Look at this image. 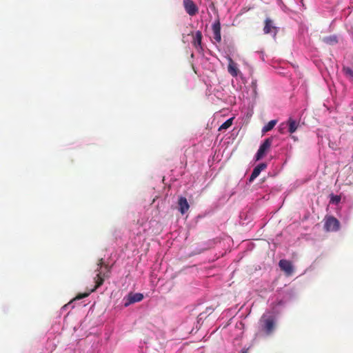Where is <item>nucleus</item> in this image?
<instances>
[{"instance_id": "10", "label": "nucleus", "mask_w": 353, "mask_h": 353, "mask_svg": "<svg viewBox=\"0 0 353 353\" xmlns=\"http://www.w3.org/2000/svg\"><path fill=\"white\" fill-rule=\"evenodd\" d=\"M143 299V295L141 293L129 294L127 299V302L125 303V306L127 307L130 304L139 302Z\"/></svg>"}, {"instance_id": "8", "label": "nucleus", "mask_w": 353, "mask_h": 353, "mask_svg": "<svg viewBox=\"0 0 353 353\" xmlns=\"http://www.w3.org/2000/svg\"><path fill=\"white\" fill-rule=\"evenodd\" d=\"M212 28L214 34V40L218 43L221 42V23L219 19L216 20L214 23L212 24Z\"/></svg>"}, {"instance_id": "17", "label": "nucleus", "mask_w": 353, "mask_h": 353, "mask_svg": "<svg viewBox=\"0 0 353 353\" xmlns=\"http://www.w3.org/2000/svg\"><path fill=\"white\" fill-rule=\"evenodd\" d=\"M343 72L349 79L353 80V70L352 68L347 66H343Z\"/></svg>"}, {"instance_id": "4", "label": "nucleus", "mask_w": 353, "mask_h": 353, "mask_svg": "<svg viewBox=\"0 0 353 353\" xmlns=\"http://www.w3.org/2000/svg\"><path fill=\"white\" fill-rule=\"evenodd\" d=\"M183 4L185 10L190 16H194L199 12V8L192 0H183Z\"/></svg>"}, {"instance_id": "13", "label": "nucleus", "mask_w": 353, "mask_h": 353, "mask_svg": "<svg viewBox=\"0 0 353 353\" xmlns=\"http://www.w3.org/2000/svg\"><path fill=\"white\" fill-rule=\"evenodd\" d=\"M179 210L184 214L189 210L190 205L185 197L180 196L178 201Z\"/></svg>"}, {"instance_id": "18", "label": "nucleus", "mask_w": 353, "mask_h": 353, "mask_svg": "<svg viewBox=\"0 0 353 353\" xmlns=\"http://www.w3.org/2000/svg\"><path fill=\"white\" fill-rule=\"evenodd\" d=\"M233 118L226 120L219 128V131L229 128L232 124Z\"/></svg>"}, {"instance_id": "7", "label": "nucleus", "mask_w": 353, "mask_h": 353, "mask_svg": "<svg viewBox=\"0 0 353 353\" xmlns=\"http://www.w3.org/2000/svg\"><path fill=\"white\" fill-rule=\"evenodd\" d=\"M263 32L265 34L273 33L274 36H275L277 33V28L275 26H274L273 21L270 18H267L265 20Z\"/></svg>"}, {"instance_id": "21", "label": "nucleus", "mask_w": 353, "mask_h": 353, "mask_svg": "<svg viewBox=\"0 0 353 353\" xmlns=\"http://www.w3.org/2000/svg\"><path fill=\"white\" fill-rule=\"evenodd\" d=\"M242 353H248L247 350H243Z\"/></svg>"}, {"instance_id": "5", "label": "nucleus", "mask_w": 353, "mask_h": 353, "mask_svg": "<svg viewBox=\"0 0 353 353\" xmlns=\"http://www.w3.org/2000/svg\"><path fill=\"white\" fill-rule=\"evenodd\" d=\"M262 323V330L267 334H270L274 328V321L272 318L263 319L261 320Z\"/></svg>"}, {"instance_id": "19", "label": "nucleus", "mask_w": 353, "mask_h": 353, "mask_svg": "<svg viewBox=\"0 0 353 353\" xmlns=\"http://www.w3.org/2000/svg\"><path fill=\"white\" fill-rule=\"evenodd\" d=\"M91 292H91V290H90L88 292H84V293L79 294L78 295L76 296L74 299L80 300L81 299L85 298V297L88 296Z\"/></svg>"}, {"instance_id": "9", "label": "nucleus", "mask_w": 353, "mask_h": 353, "mask_svg": "<svg viewBox=\"0 0 353 353\" xmlns=\"http://www.w3.org/2000/svg\"><path fill=\"white\" fill-rule=\"evenodd\" d=\"M228 71L233 77H236L239 73V70L237 68L236 63L232 60L230 57H228Z\"/></svg>"}, {"instance_id": "16", "label": "nucleus", "mask_w": 353, "mask_h": 353, "mask_svg": "<svg viewBox=\"0 0 353 353\" xmlns=\"http://www.w3.org/2000/svg\"><path fill=\"white\" fill-rule=\"evenodd\" d=\"M276 123V120H271L270 121H269L265 126H263L262 129L263 133H265L270 131L272 129H273Z\"/></svg>"}, {"instance_id": "3", "label": "nucleus", "mask_w": 353, "mask_h": 353, "mask_svg": "<svg viewBox=\"0 0 353 353\" xmlns=\"http://www.w3.org/2000/svg\"><path fill=\"white\" fill-rule=\"evenodd\" d=\"M272 141H273L272 137H270V138L265 139V141L260 145V147L256 154V156H255L256 161L261 160L266 154V153L269 151V150L271 148Z\"/></svg>"}, {"instance_id": "14", "label": "nucleus", "mask_w": 353, "mask_h": 353, "mask_svg": "<svg viewBox=\"0 0 353 353\" xmlns=\"http://www.w3.org/2000/svg\"><path fill=\"white\" fill-rule=\"evenodd\" d=\"M287 124L288 125V131L291 134L294 133L299 125V123L293 119L292 117L289 118L287 121Z\"/></svg>"}, {"instance_id": "20", "label": "nucleus", "mask_w": 353, "mask_h": 353, "mask_svg": "<svg viewBox=\"0 0 353 353\" xmlns=\"http://www.w3.org/2000/svg\"><path fill=\"white\" fill-rule=\"evenodd\" d=\"M340 201H341V196H332L331 201L333 203L337 204L338 203L340 202Z\"/></svg>"}, {"instance_id": "12", "label": "nucleus", "mask_w": 353, "mask_h": 353, "mask_svg": "<svg viewBox=\"0 0 353 353\" xmlns=\"http://www.w3.org/2000/svg\"><path fill=\"white\" fill-rule=\"evenodd\" d=\"M202 37L203 36L201 32L198 30L195 32L193 38L192 45L198 51L203 50L201 46Z\"/></svg>"}, {"instance_id": "11", "label": "nucleus", "mask_w": 353, "mask_h": 353, "mask_svg": "<svg viewBox=\"0 0 353 353\" xmlns=\"http://www.w3.org/2000/svg\"><path fill=\"white\" fill-rule=\"evenodd\" d=\"M267 168V164L265 163H259L258 165H256L250 176V179H249V181L250 182H252L261 173V171L264 170L265 169H266Z\"/></svg>"}, {"instance_id": "6", "label": "nucleus", "mask_w": 353, "mask_h": 353, "mask_svg": "<svg viewBox=\"0 0 353 353\" xmlns=\"http://www.w3.org/2000/svg\"><path fill=\"white\" fill-rule=\"evenodd\" d=\"M279 265L282 271H283L287 276H290L294 272V268L292 263L285 259L280 260Z\"/></svg>"}, {"instance_id": "2", "label": "nucleus", "mask_w": 353, "mask_h": 353, "mask_svg": "<svg viewBox=\"0 0 353 353\" xmlns=\"http://www.w3.org/2000/svg\"><path fill=\"white\" fill-rule=\"evenodd\" d=\"M324 229L327 232H336L340 228V223L337 219L332 216H325L324 219Z\"/></svg>"}, {"instance_id": "1", "label": "nucleus", "mask_w": 353, "mask_h": 353, "mask_svg": "<svg viewBox=\"0 0 353 353\" xmlns=\"http://www.w3.org/2000/svg\"><path fill=\"white\" fill-rule=\"evenodd\" d=\"M95 272H97L96 276L94 278L95 285L92 289H91V292H94L103 284L105 279L110 277L111 266L108 264H105L103 259H99L97 262V268L95 270Z\"/></svg>"}, {"instance_id": "15", "label": "nucleus", "mask_w": 353, "mask_h": 353, "mask_svg": "<svg viewBox=\"0 0 353 353\" xmlns=\"http://www.w3.org/2000/svg\"><path fill=\"white\" fill-rule=\"evenodd\" d=\"M322 41L328 45H334L338 42L337 37L335 35H330L328 37H323L322 39Z\"/></svg>"}]
</instances>
